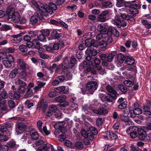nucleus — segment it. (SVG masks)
Listing matches in <instances>:
<instances>
[{
    "instance_id": "11",
    "label": "nucleus",
    "mask_w": 151,
    "mask_h": 151,
    "mask_svg": "<svg viewBox=\"0 0 151 151\" xmlns=\"http://www.w3.org/2000/svg\"><path fill=\"white\" fill-rule=\"evenodd\" d=\"M18 68L22 70H26L27 65L24 61L23 60L19 59L17 61Z\"/></svg>"
},
{
    "instance_id": "19",
    "label": "nucleus",
    "mask_w": 151,
    "mask_h": 151,
    "mask_svg": "<svg viewBox=\"0 0 151 151\" xmlns=\"http://www.w3.org/2000/svg\"><path fill=\"white\" fill-rule=\"evenodd\" d=\"M8 97V94L7 92L5 90L0 91V106L1 104V102H3V104L6 103L5 100H2L1 99H5Z\"/></svg>"
},
{
    "instance_id": "29",
    "label": "nucleus",
    "mask_w": 151,
    "mask_h": 151,
    "mask_svg": "<svg viewBox=\"0 0 151 151\" xmlns=\"http://www.w3.org/2000/svg\"><path fill=\"white\" fill-rule=\"evenodd\" d=\"M65 124V122L63 121L59 122L55 124L54 127L55 129H60L61 130V129L63 128Z\"/></svg>"
},
{
    "instance_id": "9",
    "label": "nucleus",
    "mask_w": 151,
    "mask_h": 151,
    "mask_svg": "<svg viewBox=\"0 0 151 151\" xmlns=\"http://www.w3.org/2000/svg\"><path fill=\"white\" fill-rule=\"evenodd\" d=\"M97 86L96 82L91 81L88 82L86 86V89L92 94L97 89Z\"/></svg>"
},
{
    "instance_id": "50",
    "label": "nucleus",
    "mask_w": 151,
    "mask_h": 151,
    "mask_svg": "<svg viewBox=\"0 0 151 151\" xmlns=\"http://www.w3.org/2000/svg\"><path fill=\"white\" fill-rule=\"evenodd\" d=\"M106 134L107 135H109V137L111 138L116 139L117 138L116 135L113 132H106Z\"/></svg>"
},
{
    "instance_id": "57",
    "label": "nucleus",
    "mask_w": 151,
    "mask_h": 151,
    "mask_svg": "<svg viewBox=\"0 0 151 151\" xmlns=\"http://www.w3.org/2000/svg\"><path fill=\"white\" fill-rule=\"evenodd\" d=\"M11 27L9 25L6 24L3 25L0 28V29L1 30L6 31L11 29Z\"/></svg>"
},
{
    "instance_id": "16",
    "label": "nucleus",
    "mask_w": 151,
    "mask_h": 151,
    "mask_svg": "<svg viewBox=\"0 0 151 151\" xmlns=\"http://www.w3.org/2000/svg\"><path fill=\"white\" fill-rule=\"evenodd\" d=\"M57 106L54 105H52L49 107V110L47 111L46 114L47 117H50L52 116L54 111L56 110Z\"/></svg>"
},
{
    "instance_id": "26",
    "label": "nucleus",
    "mask_w": 151,
    "mask_h": 151,
    "mask_svg": "<svg viewBox=\"0 0 151 151\" xmlns=\"http://www.w3.org/2000/svg\"><path fill=\"white\" fill-rule=\"evenodd\" d=\"M117 94H109L108 95L105 97V99L109 102H112L114 99H116Z\"/></svg>"
},
{
    "instance_id": "46",
    "label": "nucleus",
    "mask_w": 151,
    "mask_h": 151,
    "mask_svg": "<svg viewBox=\"0 0 151 151\" xmlns=\"http://www.w3.org/2000/svg\"><path fill=\"white\" fill-rule=\"evenodd\" d=\"M40 132L46 135H48L50 133V132L47 129L46 126H44L43 129H42V131H40Z\"/></svg>"
},
{
    "instance_id": "22",
    "label": "nucleus",
    "mask_w": 151,
    "mask_h": 151,
    "mask_svg": "<svg viewBox=\"0 0 151 151\" xmlns=\"http://www.w3.org/2000/svg\"><path fill=\"white\" fill-rule=\"evenodd\" d=\"M107 34L109 36H111V35H113L116 37H118L119 35L118 31L115 29H112L111 28H109L108 30Z\"/></svg>"
},
{
    "instance_id": "12",
    "label": "nucleus",
    "mask_w": 151,
    "mask_h": 151,
    "mask_svg": "<svg viewBox=\"0 0 151 151\" xmlns=\"http://www.w3.org/2000/svg\"><path fill=\"white\" fill-rule=\"evenodd\" d=\"M11 42L12 43L16 44L20 42L22 40V35L19 34L18 35H14L11 36Z\"/></svg>"
},
{
    "instance_id": "1",
    "label": "nucleus",
    "mask_w": 151,
    "mask_h": 151,
    "mask_svg": "<svg viewBox=\"0 0 151 151\" xmlns=\"http://www.w3.org/2000/svg\"><path fill=\"white\" fill-rule=\"evenodd\" d=\"M32 3L38 11H40L43 14L48 12L51 14L53 10H55L57 9L56 5L52 3H50L49 6L46 4H43L40 2H36L35 1H32Z\"/></svg>"
},
{
    "instance_id": "51",
    "label": "nucleus",
    "mask_w": 151,
    "mask_h": 151,
    "mask_svg": "<svg viewBox=\"0 0 151 151\" xmlns=\"http://www.w3.org/2000/svg\"><path fill=\"white\" fill-rule=\"evenodd\" d=\"M65 89L64 86H61L56 88L54 89V91L60 93L63 91Z\"/></svg>"
},
{
    "instance_id": "36",
    "label": "nucleus",
    "mask_w": 151,
    "mask_h": 151,
    "mask_svg": "<svg viewBox=\"0 0 151 151\" xmlns=\"http://www.w3.org/2000/svg\"><path fill=\"white\" fill-rule=\"evenodd\" d=\"M54 114L55 117L60 119L62 117V113L57 107L56 110L54 111Z\"/></svg>"
},
{
    "instance_id": "40",
    "label": "nucleus",
    "mask_w": 151,
    "mask_h": 151,
    "mask_svg": "<svg viewBox=\"0 0 151 151\" xmlns=\"http://www.w3.org/2000/svg\"><path fill=\"white\" fill-rule=\"evenodd\" d=\"M94 42L93 40L90 39L86 40L85 42V45L87 47H92V43Z\"/></svg>"
},
{
    "instance_id": "45",
    "label": "nucleus",
    "mask_w": 151,
    "mask_h": 151,
    "mask_svg": "<svg viewBox=\"0 0 151 151\" xmlns=\"http://www.w3.org/2000/svg\"><path fill=\"white\" fill-rule=\"evenodd\" d=\"M117 59L120 63H122L124 60V55L122 53L119 54L117 56Z\"/></svg>"
},
{
    "instance_id": "27",
    "label": "nucleus",
    "mask_w": 151,
    "mask_h": 151,
    "mask_svg": "<svg viewBox=\"0 0 151 151\" xmlns=\"http://www.w3.org/2000/svg\"><path fill=\"white\" fill-rule=\"evenodd\" d=\"M116 55V53L115 51H112L111 53H109L107 56L108 61L111 62L113 59L114 57Z\"/></svg>"
},
{
    "instance_id": "34",
    "label": "nucleus",
    "mask_w": 151,
    "mask_h": 151,
    "mask_svg": "<svg viewBox=\"0 0 151 151\" xmlns=\"http://www.w3.org/2000/svg\"><path fill=\"white\" fill-rule=\"evenodd\" d=\"M76 62V58L73 56L71 57L70 58V61L69 63H68L69 68H72Z\"/></svg>"
},
{
    "instance_id": "25",
    "label": "nucleus",
    "mask_w": 151,
    "mask_h": 151,
    "mask_svg": "<svg viewBox=\"0 0 151 151\" xmlns=\"http://www.w3.org/2000/svg\"><path fill=\"white\" fill-rule=\"evenodd\" d=\"M86 53L88 55L91 54L93 56H95L97 54V52L95 50L92 49V47H88L86 51Z\"/></svg>"
},
{
    "instance_id": "33",
    "label": "nucleus",
    "mask_w": 151,
    "mask_h": 151,
    "mask_svg": "<svg viewBox=\"0 0 151 151\" xmlns=\"http://www.w3.org/2000/svg\"><path fill=\"white\" fill-rule=\"evenodd\" d=\"M107 42L109 43L107 41L105 40V39H104L103 40H102L99 42L100 45L101 47L103 48L102 50H105L106 49V47L107 45ZM109 43H110L109 42Z\"/></svg>"
},
{
    "instance_id": "31",
    "label": "nucleus",
    "mask_w": 151,
    "mask_h": 151,
    "mask_svg": "<svg viewBox=\"0 0 151 151\" xmlns=\"http://www.w3.org/2000/svg\"><path fill=\"white\" fill-rule=\"evenodd\" d=\"M66 97L65 95H62L56 97L55 100L57 102H62L65 101L66 99Z\"/></svg>"
},
{
    "instance_id": "41",
    "label": "nucleus",
    "mask_w": 151,
    "mask_h": 151,
    "mask_svg": "<svg viewBox=\"0 0 151 151\" xmlns=\"http://www.w3.org/2000/svg\"><path fill=\"white\" fill-rule=\"evenodd\" d=\"M30 136L31 139L33 140L37 139L39 137L38 134L36 131L32 132Z\"/></svg>"
},
{
    "instance_id": "43",
    "label": "nucleus",
    "mask_w": 151,
    "mask_h": 151,
    "mask_svg": "<svg viewBox=\"0 0 151 151\" xmlns=\"http://www.w3.org/2000/svg\"><path fill=\"white\" fill-rule=\"evenodd\" d=\"M141 22L146 28L147 29H150L151 28V24L149 23L147 20L142 19L141 20Z\"/></svg>"
},
{
    "instance_id": "30",
    "label": "nucleus",
    "mask_w": 151,
    "mask_h": 151,
    "mask_svg": "<svg viewBox=\"0 0 151 151\" xmlns=\"http://www.w3.org/2000/svg\"><path fill=\"white\" fill-rule=\"evenodd\" d=\"M37 86L35 87L34 89L35 92L39 90V89L42 88L43 86L45 85V83L40 81H37Z\"/></svg>"
},
{
    "instance_id": "58",
    "label": "nucleus",
    "mask_w": 151,
    "mask_h": 151,
    "mask_svg": "<svg viewBox=\"0 0 151 151\" xmlns=\"http://www.w3.org/2000/svg\"><path fill=\"white\" fill-rule=\"evenodd\" d=\"M40 32L46 38L50 34L49 31L47 29L42 30L40 31Z\"/></svg>"
},
{
    "instance_id": "2",
    "label": "nucleus",
    "mask_w": 151,
    "mask_h": 151,
    "mask_svg": "<svg viewBox=\"0 0 151 151\" xmlns=\"http://www.w3.org/2000/svg\"><path fill=\"white\" fill-rule=\"evenodd\" d=\"M93 105H91L88 108L87 105L83 106L82 107L83 110L84 111L86 110L88 111H91L94 114L99 115H105L108 113L107 109L105 108H101L99 109H95Z\"/></svg>"
},
{
    "instance_id": "60",
    "label": "nucleus",
    "mask_w": 151,
    "mask_h": 151,
    "mask_svg": "<svg viewBox=\"0 0 151 151\" xmlns=\"http://www.w3.org/2000/svg\"><path fill=\"white\" fill-rule=\"evenodd\" d=\"M20 50L22 52H26L27 51V46L24 45H22L19 47Z\"/></svg>"
},
{
    "instance_id": "47",
    "label": "nucleus",
    "mask_w": 151,
    "mask_h": 151,
    "mask_svg": "<svg viewBox=\"0 0 151 151\" xmlns=\"http://www.w3.org/2000/svg\"><path fill=\"white\" fill-rule=\"evenodd\" d=\"M124 83L127 86L129 87H131L134 85V83L129 80H125L124 82Z\"/></svg>"
},
{
    "instance_id": "37",
    "label": "nucleus",
    "mask_w": 151,
    "mask_h": 151,
    "mask_svg": "<svg viewBox=\"0 0 151 151\" xmlns=\"http://www.w3.org/2000/svg\"><path fill=\"white\" fill-rule=\"evenodd\" d=\"M25 94L24 95V97L28 98L31 97L33 95V91L31 90L27 89Z\"/></svg>"
},
{
    "instance_id": "23",
    "label": "nucleus",
    "mask_w": 151,
    "mask_h": 151,
    "mask_svg": "<svg viewBox=\"0 0 151 151\" xmlns=\"http://www.w3.org/2000/svg\"><path fill=\"white\" fill-rule=\"evenodd\" d=\"M14 12V9L12 7H9L7 9L6 13L9 19L12 18V16L15 13Z\"/></svg>"
},
{
    "instance_id": "21",
    "label": "nucleus",
    "mask_w": 151,
    "mask_h": 151,
    "mask_svg": "<svg viewBox=\"0 0 151 151\" xmlns=\"http://www.w3.org/2000/svg\"><path fill=\"white\" fill-rule=\"evenodd\" d=\"M98 30L101 33L107 34L108 30L104 24H100L98 25Z\"/></svg>"
},
{
    "instance_id": "8",
    "label": "nucleus",
    "mask_w": 151,
    "mask_h": 151,
    "mask_svg": "<svg viewBox=\"0 0 151 151\" xmlns=\"http://www.w3.org/2000/svg\"><path fill=\"white\" fill-rule=\"evenodd\" d=\"M33 147H37L36 151H42L46 147L47 144L43 140H40L38 141L35 145H32Z\"/></svg>"
},
{
    "instance_id": "28",
    "label": "nucleus",
    "mask_w": 151,
    "mask_h": 151,
    "mask_svg": "<svg viewBox=\"0 0 151 151\" xmlns=\"http://www.w3.org/2000/svg\"><path fill=\"white\" fill-rule=\"evenodd\" d=\"M125 62L128 65H131L134 63L135 60L132 57L127 56L126 57Z\"/></svg>"
},
{
    "instance_id": "52",
    "label": "nucleus",
    "mask_w": 151,
    "mask_h": 151,
    "mask_svg": "<svg viewBox=\"0 0 151 151\" xmlns=\"http://www.w3.org/2000/svg\"><path fill=\"white\" fill-rule=\"evenodd\" d=\"M51 35L52 36L55 38V39H57L60 37L59 34L58 33L57 31L56 30L52 31L51 33Z\"/></svg>"
},
{
    "instance_id": "7",
    "label": "nucleus",
    "mask_w": 151,
    "mask_h": 151,
    "mask_svg": "<svg viewBox=\"0 0 151 151\" xmlns=\"http://www.w3.org/2000/svg\"><path fill=\"white\" fill-rule=\"evenodd\" d=\"M14 83L16 85H19L18 91L19 93H22L26 90V84L19 78H16L14 80Z\"/></svg>"
},
{
    "instance_id": "63",
    "label": "nucleus",
    "mask_w": 151,
    "mask_h": 151,
    "mask_svg": "<svg viewBox=\"0 0 151 151\" xmlns=\"http://www.w3.org/2000/svg\"><path fill=\"white\" fill-rule=\"evenodd\" d=\"M26 70H22V72L20 73V75L21 76V78L24 80H26V77L27 76V74L26 73Z\"/></svg>"
},
{
    "instance_id": "32",
    "label": "nucleus",
    "mask_w": 151,
    "mask_h": 151,
    "mask_svg": "<svg viewBox=\"0 0 151 151\" xmlns=\"http://www.w3.org/2000/svg\"><path fill=\"white\" fill-rule=\"evenodd\" d=\"M8 132L9 131L6 126H3L1 127L0 128V136L3 134H7Z\"/></svg>"
},
{
    "instance_id": "10",
    "label": "nucleus",
    "mask_w": 151,
    "mask_h": 151,
    "mask_svg": "<svg viewBox=\"0 0 151 151\" xmlns=\"http://www.w3.org/2000/svg\"><path fill=\"white\" fill-rule=\"evenodd\" d=\"M105 39L108 42L111 43L112 42V39L111 37L109 36L108 34H103L100 33L98 34L96 37V39L97 40H101Z\"/></svg>"
},
{
    "instance_id": "14",
    "label": "nucleus",
    "mask_w": 151,
    "mask_h": 151,
    "mask_svg": "<svg viewBox=\"0 0 151 151\" xmlns=\"http://www.w3.org/2000/svg\"><path fill=\"white\" fill-rule=\"evenodd\" d=\"M47 107V103L45 101L44 99L40 101L37 105V108L39 109H42L44 112Z\"/></svg>"
},
{
    "instance_id": "62",
    "label": "nucleus",
    "mask_w": 151,
    "mask_h": 151,
    "mask_svg": "<svg viewBox=\"0 0 151 151\" xmlns=\"http://www.w3.org/2000/svg\"><path fill=\"white\" fill-rule=\"evenodd\" d=\"M43 123L41 120L38 121L37 122V126L40 131H42V126Z\"/></svg>"
},
{
    "instance_id": "6",
    "label": "nucleus",
    "mask_w": 151,
    "mask_h": 151,
    "mask_svg": "<svg viewBox=\"0 0 151 151\" xmlns=\"http://www.w3.org/2000/svg\"><path fill=\"white\" fill-rule=\"evenodd\" d=\"M138 128L134 126L130 127L126 130L127 134L130 135L132 138H134L138 136Z\"/></svg>"
},
{
    "instance_id": "44",
    "label": "nucleus",
    "mask_w": 151,
    "mask_h": 151,
    "mask_svg": "<svg viewBox=\"0 0 151 151\" xmlns=\"http://www.w3.org/2000/svg\"><path fill=\"white\" fill-rule=\"evenodd\" d=\"M130 16L129 13L127 14L126 13H122L121 17L124 19L132 20Z\"/></svg>"
},
{
    "instance_id": "24",
    "label": "nucleus",
    "mask_w": 151,
    "mask_h": 151,
    "mask_svg": "<svg viewBox=\"0 0 151 151\" xmlns=\"http://www.w3.org/2000/svg\"><path fill=\"white\" fill-rule=\"evenodd\" d=\"M20 16L19 13L16 12L12 16V18L14 23H19L20 20Z\"/></svg>"
},
{
    "instance_id": "17",
    "label": "nucleus",
    "mask_w": 151,
    "mask_h": 151,
    "mask_svg": "<svg viewBox=\"0 0 151 151\" xmlns=\"http://www.w3.org/2000/svg\"><path fill=\"white\" fill-rule=\"evenodd\" d=\"M25 125L19 123L17 124L16 132L17 134L19 135L22 133L23 131L25 130Z\"/></svg>"
},
{
    "instance_id": "35",
    "label": "nucleus",
    "mask_w": 151,
    "mask_h": 151,
    "mask_svg": "<svg viewBox=\"0 0 151 151\" xmlns=\"http://www.w3.org/2000/svg\"><path fill=\"white\" fill-rule=\"evenodd\" d=\"M106 89L109 93V94H117L116 92L109 85H108L106 87Z\"/></svg>"
},
{
    "instance_id": "54",
    "label": "nucleus",
    "mask_w": 151,
    "mask_h": 151,
    "mask_svg": "<svg viewBox=\"0 0 151 151\" xmlns=\"http://www.w3.org/2000/svg\"><path fill=\"white\" fill-rule=\"evenodd\" d=\"M103 123V119L99 117L96 120V124L98 126H101Z\"/></svg>"
},
{
    "instance_id": "53",
    "label": "nucleus",
    "mask_w": 151,
    "mask_h": 151,
    "mask_svg": "<svg viewBox=\"0 0 151 151\" xmlns=\"http://www.w3.org/2000/svg\"><path fill=\"white\" fill-rule=\"evenodd\" d=\"M9 138L8 135H3L2 134L0 136V141L2 142L6 141H7Z\"/></svg>"
},
{
    "instance_id": "48",
    "label": "nucleus",
    "mask_w": 151,
    "mask_h": 151,
    "mask_svg": "<svg viewBox=\"0 0 151 151\" xmlns=\"http://www.w3.org/2000/svg\"><path fill=\"white\" fill-rule=\"evenodd\" d=\"M98 20L100 22H105L106 20V18L101 14L98 15Z\"/></svg>"
},
{
    "instance_id": "56",
    "label": "nucleus",
    "mask_w": 151,
    "mask_h": 151,
    "mask_svg": "<svg viewBox=\"0 0 151 151\" xmlns=\"http://www.w3.org/2000/svg\"><path fill=\"white\" fill-rule=\"evenodd\" d=\"M11 62L7 60H4L3 61V63L4 65L6 67L10 68L12 66Z\"/></svg>"
},
{
    "instance_id": "59",
    "label": "nucleus",
    "mask_w": 151,
    "mask_h": 151,
    "mask_svg": "<svg viewBox=\"0 0 151 151\" xmlns=\"http://www.w3.org/2000/svg\"><path fill=\"white\" fill-rule=\"evenodd\" d=\"M118 87L120 90L123 93H125L127 91V88L122 84L119 85Z\"/></svg>"
},
{
    "instance_id": "20",
    "label": "nucleus",
    "mask_w": 151,
    "mask_h": 151,
    "mask_svg": "<svg viewBox=\"0 0 151 151\" xmlns=\"http://www.w3.org/2000/svg\"><path fill=\"white\" fill-rule=\"evenodd\" d=\"M65 62H64L61 64V65H60L59 66H57L56 64H54L52 65V66L50 67V69L52 70L55 69V71H58V70L61 69V68H62L64 69H66L67 68V65L64 66V65L65 64Z\"/></svg>"
},
{
    "instance_id": "49",
    "label": "nucleus",
    "mask_w": 151,
    "mask_h": 151,
    "mask_svg": "<svg viewBox=\"0 0 151 151\" xmlns=\"http://www.w3.org/2000/svg\"><path fill=\"white\" fill-rule=\"evenodd\" d=\"M120 104L118 106V107L120 109H122L126 108L127 107V102L125 101L123 103L119 104Z\"/></svg>"
},
{
    "instance_id": "39",
    "label": "nucleus",
    "mask_w": 151,
    "mask_h": 151,
    "mask_svg": "<svg viewBox=\"0 0 151 151\" xmlns=\"http://www.w3.org/2000/svg\"><path fill=\"white\" fill-rule=\"evenodd\" d=\"M102 5L104 7L106 8H109L112 6V3L109 1L104 2L102 3Z\"/></svg>"
},
{
    "instance_id": "4",
    "label": "nucleus",
    "mask_w": 151,
    "mask_h": 151,
    "mask_svg": "<svg viewBox=\"0 0 151 151\" xmlns=\"http://www.w3.org/2000/svg\"><path fill=\"white\" fill-rule=\"evenodd\" d=\"M139 7V5L138 4H134L131 5L130 7H129L128 12H129V14L130 15L131 20H134L133 17L134 15L138 14L139 11L137 9Z\"/></svg>"
},
{
    "instance_id": "38",
    "label": "nucleus",
    "mask_w": 151,
    "mask_h": 151,
    "mask_svg": "<svg viewBox=\"0 0 151 151\" xmlns=\"http://www.w3.org/2000/svg\"><path fill=\"white\" fill-rule=\"evenodd\" d=\"M17 73L18 71L17 69L15 68L9 74V77L11 78H14Z\"/></svg>"
},
{
    "instance_id": "64",
    "label": "nucleus",
    "mask_w": 151,
    "mask_h": 151,
    "mask_svg": "<svg viewBox=\"0 0 151 151\" xmlns=\"http://www.w3.org/2000/svg\"><path fill=\"white\" fill-rule=\"evenodd\" d=\"M130 147L131 151H142L138 147H136L133 145H132Z\"/></svg>"
},
{
    "instance_id": "13",
    "label": "nucleus",
    "mask_w": 151,
    "mask_h": 151,
    "mask_svg": "<svg viewBox=\"0 0 151 151\" xmlns=\"http://www.w3.org/2000/svg\"><path fill=\"white\" fill-rule=\"evenodd\" d=\"M129 113L130 116L132 118H134L136 115H139L142 113V110L139 108L134 109L133 110H129Z\"/></svg>"
},
{
    "instance_id": "55",
    "label": "nucleus",
    "mask_w": 151,
    "mask_h": 151,
    "mask_svg": "<svg viewBox=\"0 0 151 151\" xmlns=\"http://www.w3.org/2000/svg\"><path fill=\"white\" fill-rule=\"evenodd\" d=\"M75 146L76 148L81 150L83 147V145L82 143L80 141H77L75 143Z\"/></svg>"
},
{
    "instance_id": "18",
    "label": "nucleus",
    "mask_w": 151,
    "mask_h": 151,
    "mask_svg": "<svg viewBox=\"0 0 151 151\" xmlns=\"http://www.w3.org/2000/svg\"><path fill=\"white\" fill-rule=\"evenodd\" d=\"M111 22L119 28H120L122 26V22L120 20V17L119 16H116L115 18L112 20Z\"/></svg>"
},
{
    "instance_id": "3",
    "label": "nucleus",
    "mask_w": 151,
    "mask_h": 151,
    "mask_svg": "<svg viewBox=\"0 0 151 151\" xmlns=\"http://www.w3.org/2000/svg\"><path fill=\"white\" fill-rule=\"evenodd\" d=\"M82 135L85 138H88L89 139L91 140L94 138V135L98 134L97 129L93 127H91L89 128L88 132H86L84 129H82L81 131Z\"/></svg>"
},
{
    "instance_id": "61",
    "label": "nucleus",
    "mask_w": 151,
    "mask_h": 151,
    "mask_svg": "<svg viewBox=\"0 0 151 151\" xmlns=\"http://www.w3.org/2000/svg\"><path fill=\"white\" fill-rule=\"evenodd\" d=\"M8 104L9 107L11 108H14L15 106V104L14 101L12 100L8 101Z\"/></svg>"
},
{
    "instance_id": "5",
    "label": "nucleus",
    "mask_w": 151,
    "mask_h": 151,
    "mask_svg": "<svg viewBox=\"0 0 151 151\" xmlns=\"http://www.w3.org/2000/svg\"><path fill=\"white\" fill-rule=\"evenodd\" d=\"M38 12L35 13L31 17L30 19V23L32 25L35 24L37 22L38 18L40 19H42L44 14L42 13L41 11H38L36 8Z\"/></svg>"
},
{
    "instance_id": "15",
    "label": "nucleus",
    "mask_w": 151,
    "mask_h": 151,
    "mask_svg": "<svg viewBox=\"0 0 151 151\" xmlns=\"http://www.w3.org/2000/svg\"><path fill=\"white\" fill-rule=\"evenodd\" d=\"M138 137L140 140H144L146 136V132L143 129L141 128H138Z\"/></svg>"
},
{
    "instance_id": "42",
    "label": "nucleus",
    "mask_w": 151,
    "mask_h": 151,
    "mask_svg": "<svg viewBox=\"0 0 151 151\" xmlns=\"http://www.w3.org/2000/svg\"><path fill=\"white\" fill-rule=\"evenodd\" d=\"M32 42L35 48L37 49L40 47V42L38 40L34 39Z\"/></svg>"
}]
</instances>
